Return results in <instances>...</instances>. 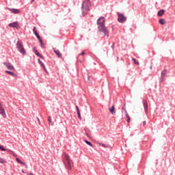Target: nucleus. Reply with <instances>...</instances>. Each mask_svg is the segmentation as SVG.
I'll return each instance as SVG.
<instances>
[{
	"mask_svg": "<svg viewBox=\"0 0 175 175\" xmlns=\"http://www.w3.org/2000/svg\"><path fill=\"white\" fill-rule=\"evenodd\" d=\"M111 48L114 49V42L112 44Z\"/></svg>",
	"mask_w": 175,
	"mask_h": 175,
	"instance_id": "nucleus-35",
	"label": "nucleus"
},
{
	"mask_svg": "<svg viewBox=\"0 0 175 175\" xmlns=\"http://www.w3.org/2000/svg\"><path fill=\"white\" fill-rule=\"evenodd\" d=\"M133 61L134 64H135V65H139V62L136 60V59L133 58Z\"/></svg>",
	"mask_w": 175,
	"mask_h": 175,
	"instance_id": "nucleus-27",
	"label": "nucleus"
},
{
	"mask_svg": "<svg viewBox=\"0 0 175 175\" xmlns=\"http://www.w3.org/2000/svg\"><path fill=\"white\" fill-rule=\"evenodd\" d=\"M157 14L159 17H162L163 14H165V10H159Z\"/></svg>",
	"mask_w": 175,
	"mask_h": 175,
	"instance_id": "nucleus-17",
	"label": "nucleus"
},
{
	"mask_svg": "<svg viewBox=\"0 0 175 175\" xmlns=\"http://www.w3.org/2000/svg\"><path fill=\"white\" fill-rule=\"evenodd\" d=\"M5 160L2 159H0V163H5Z\"/></svg>",
	"mask_w": 175,
	"mask_h": 175,
	"instance_id": "nucleus-32",
	"label": "nucleus"
},
{
	"mask_svg": "<svg viewBox=\"0 0 175 175\" xmlns=\"http://www.w3.org/2000/svg\"><path fill=\"white\" fill-rule=\"evenodd\" d=\"M117 14H118V23H125V21H126V16H125V15H124V14L118 12Z\"/></svg>",
	"mask_w": 175,
	"mask_h": 175,
	"instance_id": "nucleus-5",
	"label": "nucleus"
},
{
	"mask_svg": "<svg viewBox=\"0 0 175 175\" xmlns=\"http://www.w3.org/2000/svg\"><path fill=\"white\" fill-rule=\"evenodd\" d=\"M77 114H78V117H79V120H81V114H80V111H78Z\"/></svg>",
	"mask_w": 175,
	"mask_h": 175,
	"instance_id": "nucleus-31",
	"label": "nucleus"
},
{
	"mask_svg": "<svg viewBox=\"0 0 175 175\" xmlns=\"http://www.w3.org/2000/svg\"><path fill=\"white\" fill-rule=\"evenodd\" d=\"M53 51L56 54V55L58 57V58H62V54H61V52L59 51V50L53 49Z\"/></svg>",
	"mask_w": 175,
	"mask_h": 175,
	"instance_id": "nucleus-14",
	"label": "nucleus"
},
{
	"mask_svg": "<svg viewBox=\"0 0 175 175\" xmlns=\"http://www.w3.org/2000/svg\"><path fill=\"white\" fill-rule=\"evenodd\" d=\"M34 53L36 54V55H38V57H40V58H41L42 59H44V57H43V56H42V55H40V53H39L38 50L34 49Z\"/></svg>",
	"mask_w": 175,
	"mask_h": 175,
	"instance_id": "nucleus-16",
	"label": "nucleus"
},
{
	"mask_svg": "<svg viewBox=\"0 0 175 175\" xmlns=\"http://www.w3.org/2000/svg\"><path fill=\"white\" fill-rule=\"evenodd\" d=\"M90 6H91V2L90 0H84L82 3V12L85 15L90 12Z\"/></svg>",
	"mask_w": 175,
	"mask_h": 175,
	"instance_id": "nucleus-2",
	"label": "nucleus"
},
{
	"mask_svg": "<svg viewBox=\"0 0 175 175\" xmlns=\"http://www.w3.org/2000/svg\"><path fill=\"white\" fill-rule=\"evenodd\" d=\"M35 35H36V38L38 39V40H42V39L40 38V36H39V33H36Z\"/></svg>",
	"mask_w": 175,
	"mask_h": 175,
	"instance_id": "nucleus-29",
	"label": "nucleus"
},
{
	"mask_svg": "<svg viewBox=\"0 0 175 175\" xmlns=\"http://www.w3.org/2000/svg\"><path fill=\"white\" fill-rule=\"evenodd\" d=\"M27 175H33V174H27Z\"/></svg>",
	"mask_w": 175,
	"mask_h": 175,
	"instance_id": "nucleus-39",
	"label": "nucleus"
},
{
	"mask_svg": "<svg viewBox=\"0 0 175 175\" xmlns=\"http://www.w3.org/2000/svg\"><path fill=\"white\" fill-rule=\"evenodd\" d=\"M3 65H5V66H6L8 69H9V70H15L14 67L12 66L10 63L4 62Z\"/></svg>",
	"mask_w": 175,
	"mask_h": 175,
	"instance_id": "nucleus-8",
	"label": "nucleus"
},
{
	"mask_svg": "<svg viewBox=\"0 0 175 175\" xmlns=\"http://www.w3.org/2000/svg\"><path fill=\"white\" fill-rule=\"evenodd\" d=\"M159 23L161 25H165V24H166V21L165 19L161 18V19H159Z\"/></svg>",
	"mask_w": 175,
	"mask_h": 175,
	"instance_id": "nucleus-19",
	"label": "nucleus"
},
{
	"mask_svg": "<svg viewBox=\"0 0 175 175\" xmlns=\"http://www.w3.org/2000/svg\"><path fill=\"white\" fill-rule=\"evenodd\" d=\"M5 73L10 75V76H12L13 77H16V74H14L13 72L5 70Z\"/></svg>",
	"mask_w": 175,
	"mask_h": 175,
	"instance_id": "nucleus-21",
	"label": "nucleus"
},
{
	"mask_svg": "<svg viewBox=\"0 0 175 175\" xmlns=\"http://www.w3.org/2000/svg\"><path fill=\"white\" fill-rule=\"evenodd\" d=\"M64 163L65 167L68 169V170H72V160H70V157L69 155L66 154V153L64 154Z\"/></svg>",
	"mask_w": 175,
	"mask_h": 175,
	"instance_id": "nucleus-1",
	"label": "nucleus"
},
{
	"mask_svg": "<svg viewBox=\"0 0 175 175\" xmlns=\"http://www.w3.org/2000/svg\"><path fill=\"white\" fill-rule=\"evenodd\" d=\"M39 42H40V44H41V46L42 47H44V44H43V41L42 40H40Z\"/></svg>",
	"mask_w": 175,
	"mask_h": 175,
	"instance_id": "nucleus-30",
	"label": "nucleus"
},
{
	"mask_svg": "<svg viewBox=\"0 0 175 175\" xmlns=\"http://www.w3.org/2000/svg\"><path fill=\"white\" fill-rule=\"evenodd\" d=\"M9 11L14 13V14H18V13H20V10L18 9L10 8Z\"/></svg>",
	"mask_w": 175,
	"mask_h": 175,
	"instance_id": "nucleus-13",
	"label": "nucleus"
},
{
	"mask_svg": "<svg viewBox=\"0 0 175 175\" xmlns=\"http://www.w3.org/2000/svg\"><path fill=\"white\" fill-rule=\"evenodd\" d=\"M8 25L11 28H16V29H18V27H20V25H18V22H14V23H10Z\"/></svg>",
	"mask_w": 175,
	"mask_h": 175,
	"instance_id": "nucleus-7",
	"label": "nucleus"
},
{
	"mask_svg": "<svg viewBox=\"0 0 175 175\" xmlns=\"http://www.w3.org/2000/svg\"><path fill=\"white\" fill-rule=\"evenodd\" d=\"M126 117L127 118V122H130L131 118L129 117V115H128V113L126 114Z\"/></svg>",
	"mask_w": 175,
	"mask_h": 175,
	"instance_id": "nucleus-25",
	"label": "nucleus"
},
{
	"mask_svg": "<svg viewBox=\"0 0 175 175\" xmlns=\"http://www.w3.org/2000/svg\"><path fill=\"white\" fill-rule=\"evenodd\" d=\"M38 64H40V65H41V66H42L43 69H44L46 72H47V69H46V66H44V64H43V62H42L40 61V59H38Z\"/></svg>",
	"mask_w": 175,
	"mask_h": 175,
	"instance_id": "nucleus-18",
	"label": "nucleus"
},
{
	"mask_svg": "<svg viewBox=\"0 0 175 175\" xmlns=\"http://www.w3.org/2000/svg\"><path fill=\"white\" fill-rule=\"evenodd\" d=\"M146 122L144 121L143 123H142L143 126H144L146 125Z\"/></svg>",
	"mask_w": 175,
	"mask_h": 175,
	"instance_id": "nucleus-34",
	"label": "nucleus"
},
{
	"mask_svg": "<svg viewBox=\"0 0 175 175\" xmlns=\"http://www.w3.org/2000/svg\"><path fill=\"white\" fill-rule=\"evenodd\" d=\"M33 32L34 35H36V33H38V31H36V27H33Z\"/></svg>",
	"mask_w": 175,
	"mask_h": 175,
	"instance_id": "nucleus-26",
	"label": "nucleus"
},
{
	"mask_svg": "<svg viewBox=\"0 0 175 175\" xmlns=\"http://www.w3.org/2000/svg\"><path fill=\"white\" fill-rule=\"evenodd\" d=\"M166 73H167L166 70H164L161 72V76L160 79L161 83H163V80H165V76H166Z\"/></svg>",
	"mask_w": 175,
	"mask_h": 175,
	"instance_id": "nucleus-10",
	"label": "nucleus"
},
{
	"mask_svg": "<svg viewBox=\"0 0 175 175\" xmlns=\"http://www.w3.org/2000/svg\"><path fill=\"white\" fill-rule=\"evenodd\" d=\"M35 2V0H31V3H33Z\"/></svg>",
	"mask_w": 175,
	"mask_h": 175,
	"instance_id": "nucleus-37",
	"label": "nucleus"
},
{
	"mask_svg": "<svg viewBox=\"0 0 175 175\" xmlns=\"http://www.w3.org/2000/svg\"><path fill=\"white\" fill-rule=\"evenodd\" d=\"M122 110H123L124 114H128V112H126V109L125 108V105L122 107Z\"/></svg>",
	"mask_w": 175,
	"mask_h": 175,
	"instance_id": "nucleus-24",
	"label": "nucleus"
},
{
	"mask_svg": "<svg viewBox=\"0 0 175 175\" xmlns=\"http://www.w3.org/2000/svg\"><path fill=\"white\" fill-rule=\"evenodd\" d=\"M106 20H105V18L103 16L100 17L98 20H97V25L98 27H100V26H105V23Z\"/></svg>",
	"mask_w": 175,
	"mask_h": 175,
	"instance_id": "nucleus-6",
	"label": "nucleus"
},
{
	"mask_svg": "<svg viewBox=\"0 0 175 175\" xmlns=\"http://www.w3.org/2000/svg\"><path fill=\"white\" fill-rule=\"evenodd\" d=\"M85 53H84V52H82L81 53V55H84Z\"/></svg>",
	"mask_w": 175,
	"mask_h": 175,
	"instance_id": "nucleus-36",
	"label": "nucleus"
},
{
	"mask_svg": "<svg viewBox=\"0 0 175 175\" xmlns=\"http://www.w3.org/2000/svg\"><path fill=\"white\" fill-rule=\"evenodd\" d=\"M14 156H15L16 157V155L14 154Z\"/></svg>",
	"mask_w": 175,
	"mask_h": 175,
	"instance_id": "nucleus-41",
	"label": "nucleus"
},
{
	"mask_svg": "<svg viewBox=\"0 0 175 175\" xmlns=\"http://www.w3.org/2000/svg\"><path fill=\"white\" fill-rule=\"evenodd\" d=\"M22 172L24 173V170H22Z\"/></svg>",
	"mask_w": 175,
	"mask_h": 175,
	"instance_id": "nucleus-40",
	"label": "nucleus"
},
{
	"mask_svg": "<svg viewBox=\"0 0 175 175\" xmlns=\"http://www.w3.org/2000/svg\"><path fill=\"white\" fill-rule=\"evenodd\" d=\"M16 162H18V163H21V165H23V166H25L26 167V169H28V165H27V163L23 162L21 160H20L19 158H16Z\"/></svg>",
	"mask_w": 175,
	"mask_h": 175,
	"instance_id": "nucleus-12",
	"label": "nucleus"
},
{
	"mask_svg": "<svg viewBox=\"0 0 175 175\" xmlns=\"http://www.w3.org/2000/svg\"><path fill=\"white\" fill-rule=\"evenodd\" d=\"M85 142L86 143V144H88L90 147H94V146H92V144L91 142H88V140L85 139Z\"/></svg>",
	"mask_w": 175,
	"mask_h": 175,
	"instance_id": "nucleus-22",
	"label": "nucleus"
},
{
	"mask_svg": "<svg viewBox=\"0 0 175 175\" xmlns=\"http://www.w3.org/2000/svg\"><path fill=\"white\" fill-rule=\"evenodd\" d=\"M98 29L100 35H103L104 36L109 38V31L107 30V28H106V26H98Z\"/></svg>",
	"mask_w": 175,
	"mask_h": 175,
	"instance_id": "nucleus-3",
	"label": "nucleus"
},
{
	"mask_svg": "<svg viewBox=\"0 0 175 175\" xmlns=\"http://www.w3.org/2000/svg\"><path fill=\"white\" fill-rule=\"evenodd\" d=\"M144 107L146 113H148V103L147 101H144Z\"/></svg>",
	"mask_w": 175,
	"mask_h": 175,
	"instance_id": "nucleus-15",
	"label": "nucleus"
},
{
	"mask_svg": "<svg viewBox=\"0 0 175 175\" xmlns=\"http://www.w3.org/2000/svg\"><path fill=\"white\" fill-rule=\"evenodd\" d=\"M16 49L21 54L25 55V49H24L23 42H21V41H18L16 43Z\"/></svg>",
	"mask_w": 175,
	"mask_h": 175,
	"instance_id": "nucleus-4",
	"label": "nucleus"
},
{
	"mask_svg": "<svg viewBox=\"0 0 175 175\" xmlns=\"http://www.w3.org/2000/svg\"><path fill=\"white\" fill-rule=\"evenodd\" d=\"M86 135L88 136V137L90 136V135L87 133H86Z\"/></svg>",
	"mask_w": 175,
	"mask_h": 175,
	"instance_id": "nucleus-38",
	"label": "nucleus"
},
{
	"mask_svg": "<svg viewBox=\"0 0 175 175\" xmlns=\"http://www.w3.org/2000/svg\"><path fill=\"white\" fill-rule=\"evenodd\" d=\"M0 114L4 118H6V113H5V109L2 107V105L0 103Z\"/></svg>",
	"mask_w": 175,
	"mask_h": 175,
	"instance_id": "nucleus-9",
	"label": "nucleus"
},
{
	"mask_svg": "<svg viewBox=\"0 0 175 175\" xmlns=\"http://www.w3.org/2000/svg\"><path fill=\"white\" fill-rule=\"evenodd\" d=\"M0 150L1 151H6V148L3 145H0Z\"/></svg>",
	"mask_w": 175,
	"mask_h": 175,
	"instance_id": "nucleus-23",
	"label": "nucleus"
},
{
	"mask_svg": "<svg viewBox=\"0 0 175 175\" xmlns=\"http://www.w3.org/2000/svg\"><path fill=\"white\" fill-rule=\"evenodd\" d=\"M109 111L111 114H116V110L114 109V106H112L111 108H109Z\"/></svg>",
	"mask_w": 175,
	"mask_h": 175,
	"instance_id": "nucleus-20",
	"label": "nucleus"
},
{
	"mask_svg": "<svg viewBox=\"0 0 175 175\" xmlns=\"http://www.w3.org/2000/svg\"><path fill=\"white\" fill-rule=\"evenodd\" d=\"M97 145L99 146V147H103L104 148H109L110 147L109 145H106L102 142H97Z\"/></svg>",
	"mask_w": 175,
	"mask_h": 175,
	"instance_id": "nucleus-11",
	"label": "nucleus"
},
{
	"mask_svg": "<svg viewBox=\"0 0 175 175\" xmlns=\"http://www.w3.org/2000/svg\"><path fill=\"white\" fill-rule=\"evenodd\" d=\"M48 121L49 124H53V122L51 121V116H49Z\"/></svg>",
	"mask_w": 175,
	"mask_h": 175,
	"instance_id": "nucleus-28",
	"label": "nucleus"
},
{
	"mask_svg": "<svg viewBox=\"0 0 175 175\" xmlns=\"http://www.w3.org/2000/svg\"><path fill=\"white\" fill-rule=\"evenodd\" d=\"M76 109H77V113H79V111H80V109H79V107L77 106V107H76Z\"/></svg>",
	"mask_w": 175,
	"mask_h": 175,
	"instance_id": "nucleus-33",
	"label": "nucleus"
}]
</instances>
